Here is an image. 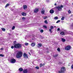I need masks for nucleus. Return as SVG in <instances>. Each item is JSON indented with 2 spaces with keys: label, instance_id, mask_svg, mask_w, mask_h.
<instances>
[{
  "label": "nucleus",
  "instance_id": "nucleus-1",
  "mask_svg": "<svg viewBox=\"0 0 73 73\" xmlns=\"http://www.w3.org/2000/svg\"><path fill=\"white\" fill-rule=\"evenodd\" d=\"M23 52H19L17 53L16 57L17 58H20L23 56Z\"/></svg>",
  "mask_w": 73,
  "mask_h": 73
},
{
  "label": "nucleus",
  "instance_id": "nucleus-2",
  "mask_svg": "<svg viewBox=\"0 0 73 73\" xmlns=\"http://www.w3.org/2000/svg\"><path fill=\"white\" fill-rule=\"evenodd\" d=\"M14 47L15 48L18 49V48H20L21 47V44H16L14 46Z\"/></svg>",
  "mask_w": 73,
  "mask_h": 73
},
{
  "label": "nucleus",
  "instance_id": "nucleus-3",
  "mask_svg": "<svg viewBox=\"0 0 73 73\" xmlns=\"http://www.w3.org/2000/svg\"><path fill=\"white\" fill-rule=\"evenodd\" d=\"M66 69L64 67L61 68L60 71H59L58 73H64V70H65Z\"/></svg>",
  "mask_w": 73,
  "mask_h": 73
},
{
  "label": "nucleus",
  "instance_id": "nucleus-4",
  "mask_svg": "<svg viewBox=\"0 0 73 73\" xmlns=\"http://www.w3.org/2000/svg\"><path fill=\"white\" fill-rule=\"evenodd\" d=\"M64 7H63V6L62 5H61V6H58L56 7V9H57L58 11H61V10H62V8H63Z\"/></svg>",
  "mask_w": 73,
  "mask_h": 73
},
{
  "label": "nucleus",
  "instance_id": "nucleus-5",
  "mask_svg": "<svg viewBox=\"0 0 73 73\" xmlns=\"http://www.w3.org/2000/svg\"><path fill=\"white\" fill-rule=\"evenodd\" d=\"M10 62L11 64H14L16 62V60L14 59V58H12L10 60Z\"/></svg>",
  "mask_w": 73,
  "mask_h": 73
},
{
  "label": "nucleus",
  "instance_id": "nucleus-6",
  "mask_svg": "<svg viewBox=\"0 0 73 73\" xmlns=\"http://www.w3.org/2000/svg\"><path fill=\"white\" fill-rule=\"evenodd\" d=\"M72 48V47L70 46H68L65 48V50H69L70 49Z\"/></svg>",
  "mask_w": 73,
  "mask_h": 73
},
{
  "label": "nucleus",
  "instance_id": "nucleus-7",
  "mask_svg": "<svg viewBox=\"0 0 73 73\" xmlns=\"http://www.w3.org/2000/svg\"><path fill=\"white\" fill-rule=\"evenodd\" d=\"M23 56L25 58H26V59L28 58V55H27V54H26L25 53H23Z\"/></svg>",
  "mask_w": 73,
  "mask_h": 73
},
{
  "label": "nucleus",
  "instance_id": "nucleus-8",
  "mask_svg": "<svg viewBox=\"0 0 73 73\" xmlns=\"http://www.w3.org/2000/svg\"><path fill=\"white\" fill-rule=\"evenodd\" d=\"M38 12V8H36L34 10V13H37Z\"/></svg>",
  "mask_w": 73,
  "mask_h": 73
},
{
  "label": "nucleus",
  "instance_id": "nucleus-9",
  "mask_svg": "<svg viewBox=\"0 0 73 73\" xmlns=\"http://www.w3.org/2000/svg\"><path fill=\"white\" fill-rule=\"evenodd\" d=\"M41 46H42V44L41 43H38L37 45L38 48H40Z\"/></svg>",
  "mask_w": 73,
  "mask_h": 73
},
{
  "label": "nucleus",
  "instance_id": "nucleus-10",
  "mask_svg": "<svg viewBox=\"0 0 73 73\" xmlns=\"http://www.w3.org/2000/svg\"><path fill=\"white\" fill-rule=\"evenodd\" d=\"M36 45V43L35 42H33L31 44V46H35Z\"/></svg>",
  "mask_w": 73,
  "mask_h": 73
},
{
  "label": "nucleus",
  "instance_id": "nucleus-11",
  "mask_svg": "<svg viewBox=\"0 0 73 73\" xmlns=\"http://www.w3.org/2000/svg\"><path fill=\"white\" fill-rule=\"evenodd\" d=\"M50 13L52 14V13H54V10L52 9L50 10Z\"/></svg>",
  "mask_w": 73,
  "mask_h": 73
},
{
  "label": "nucleus",
  "instance_id": "nucleus-12",
  "mask_svg": "<svg viewBox=\"0 0 73 73\" xmlns=\"http://www.w3.org/2000/svg\"><path fill=\"white\" fill-rule=\"evenodd\" d=\"M24 9H27V6L26 5H24L23 6Z\"/></svg>",
  "mask_w": 73,
  "mask_h": 73
},
{
  "label": "nucleus",
  "instance_id": "nucleus-13",
  "mask_svg": "<svg viewBox=\"0 0 73 73\" xmlns=\"http://www.w3.org/2000/svg\"><path fill=\"white\" fill-rule=\"evenodd\" d=\"M23 72L24 73H28V70L27 69H25L23 70Z\"/></svg>",
  "mask_w": 73,
  "mask_h": 73
},
{
  "label": "nucleus",
  "instance_id": "nucleus-14",
  "mask_svg": "<svg viewBox=\"0 0 73 73\" xmlns=\"http://www.w3.org/2000/svg\"><path fill=\"white\" fill-rule=\"evenodd\" d=\"M19 72H22V71H23V69L21 68H19Z\"/></svg>",
  "mask_w": 73,
  "mask_h": 73
},
{
  "label": "nucleus",
  "instance_id": "nucleus-15",
  "mask_svg": "<svg viewBox=\"0 0 73 73\" xmlns=\"http://www.w3.org/2000/svg\"><path fill=\"white\" fill-rule=\"evenodd\" d=\"M60 35H61L64 36V35H65V33L64 32H62L61 33Z\"/></svg>",
  "mask_w": 73,
  "mask_h": 73
},
{
  "label": "nucleus",
  "instance_id": "nucleus-16",
  "mask_svg": "<svg viewBox=\"0 0 73 73\" xmlns=\"http://www.w3.org/2000/svg\"><path fill=\"white\" fill-rule=\"evenodd\" d=\"M26 15L27 14L24 13H22V15L23 16H26Z\"/></svg>",
  "mask_w": 73,
  "mask_h": 73
},
{
  "label": "nucleus",
  "instance_id": "nucleus-17",
  "mask_svg": "<svg viewBox=\"0 0 73 73\" xmlns=\"http://www.w3.org/2000/svg\"><path fill=\"white\" fill-rule=\"evenodd\" d=\"M62 42H65L66 41V40L64 38H62Z\"/></svg>",
  "mask_w": 73,
  "mask_h": 73
},
{
  "label": "nucleus",
  "instance_id": "nucleus-18",
  "mask_svg": "<svg viewBox=\"0 0 73 73\" xmlns=\"http://www.w3.org/2000/svg\"><path fill=\"white\" fill-rule=\"evenodd\" d=\"M58 19V18L57 17H54V19H55V20H57Z\"/></svg>",
  "mask_w": 73,
  "mask_h": 73
},
{
  "label": "nucleus",
  "instance_id": "nucleus-19",
  "mask_svg": "<svg viewBox=\"0 0 73 73\" xmlns=\"http://www.w3.org/2000/svg\"><path fill=\"white\" fill-rule=\"evenodd\" d=\"M1 29L2 31H5V29L4 28H2Z\"/></svg>",
  "mask_w": 73,
  "mask_h": 73
},
{
  "label": "nucleus",
  "instance_id": "nucleus-20",
  "mask_svg": "<svg viewBox=\"0 0 73 73\" xmlns=\"http://www.w3.org/2000/svg\"><path fill=\"white\" fill-rule=\"evenodd\" d=\"M4 56V55L3 54H0V57H3Z\"/></svg>",
  "mask_w": 73,
  "mask_h": 73
},
{
  "label": "nucleus",
  "instance_id": "nucleus-21",
  "mask_svg": "<svg viewBox=\"0 0 73 73\" xmlns=\"http://www.w3.org/2000/svg\"><path fill=\"white\" fill-rule=\"evenodd\" d=\"M43 28H45V29H46V28H47V27H46V25L43 26Z\"/></svg>",
  "mask_w": 73,
  "mask_h": 73
},
{
  "label": "nucleus",
  "instance_id": "nucleus-22",
  "mask_svg": "<svg viewBox=\"0 0 73 73\" xmlns=\"http://www.w3.org/2000/svg\"><path fill=\"white\" fill-rule=\"evenodd\" d=\"M50 28L51 29H54V27H53V26H51L50 27Z\"/></svg>",
  "mask_w": 73,
  "mask_h": 73
},
{
  "label": "nucleus",
  "instance_id": "nucleus-23",
  "mask_svg": "<svg viewBox=\"0 0 73 73\" xmlns=\"http://www.w3.org/2000/svg\"><path fill=\"white\" fill-rule=\"evenodd\" d=\"M41 13H42V14H44V12H45V11H41Z\"/></svg>",
  "mask_w": 73,
  "mask_h": 73
},
{
  "label": "nucleus",
  "instance_id": "nucleus-24",
  "mask_svg": "<svg viewBox=\"0 0 73 73\" xmlns=\"http://www.w3.org/2000/svg\"><path fill=\"white\" fill-rule=\"evenodd\" d=\"M29 45V44L28 43H25V46H27V45Z\"/></svg>",
  "mask_w": 73,
  "mask_h": 73
},
{
  "label": "nucleus",
  "instance_id": "nucleus-25",
  "mask_svg": "<svg viewBox=\"0 0 73 73\" xmlns=\"http://www.w3.org/2000/svg\"><path fill=\"white\" fill-rule=\"evenodd\" d=\"M9 4H7L5 6V8H7V6H9Z\"/></svg>",
  "mask_w": 73,
  "mask_h": 73
},
{
  "label": "nucleus",
  "instance_id": "nucleus-26",
  "mask_svg": "<svg viewBox=\"0 0 73 73\" xmlns=\"http://www.w3.org/2000/svg\"><path fill=\"white\" fill-rule=\"evenodd\" d=\"M36 69H39V67L38 66H36L35 67Z\"/></svg>",
  "mask_w": 73,
  "mask_h": 73
},
{
  "label": "nucleus",
  "instance_id": "nucleus-27",
  "mask_svg": "<svg viewBox=\"0 0 73 73\" xmlns=\"http://www.w3.org/2000/svg\"><path fill=\"white\" fill-rule=\"evenodd\" d=\"M44 23H45V24H48V22H47V21L46 20L44 21Z\"/></svg>",
  "mask_w": 73,
  "mask_h": 73
},
{
  "label": "nucleus",
  "instance_id": "nucleus-28",
  "mask_svg": "<svg viewBox=\"0 0 73 73\" xmlns=\"http://www.w3.org/2000/svg\"><path fill=\"white\" fill-rule=\"evenodd\" d=\"M15 26H14L12 28V29L13 30H14V29H15Z\"/></svg>",
  "mask_w": 73,
  "mask_h": 73
},
{
  "label": "nucleus",
  "instance_id": "nucleus-29",
  "mask_svg": "<svg viewBox=\"0 0 73 73\" xmlns=\"http://www.w3.org/2000/svg\"><path fill=\"white\" fill-rule=\"evenodd\" d=\"M49 31H50V33H52V29H50Z\"/></svg>",
  "mask_w": 73,
  "mask_h": 73
},
{
  "label": "nucleus",
  "instance_id": "nucleus-30",
  "mask_svg": "<svg viewBox=\"0 0 73 73\" xmlns=\"http://www.w3.org/2000/svg\"><path fill=\"white\" fill-rule=\"evenodd\" d=\"M40 32H41V33H43V32H44V30H41L40 31Z\"/></svg>",
  "mask_w": 73,
  "mask_h": 73
},
{
  "label": "nucleus",
  "instance_id": "nucleus-31",
  "mask_svg": "<svg viewBox=\"0 0 73 73\" xmlns=\"http://www.w3.org/2000/svg\"><path fill=\"white\" fill-rule=\"evenodd\" d=\"M68 13H71V11H70V10H68Z\"/></svg>",
  "mask_w": 73,
  "mask_h": 73
},
{
  "label": "nucleus",
  "instance_id": "nucleus-32",
  "mask_svg": "<svg viewBox=\"0 0 73 73\" xmlns=\"http://www.w3.org/2000/svg\"><path fill=\"white\" fill-rule=\"evenodd\" d=\"M57 50H58V51H59V52H60V48H58Z\"/></svg>",
  "mask_w": 73,
  "mask_h": 73
},
{
  "label": "nucleus",
  "instance_id": "nucleus-33",
  "mask_svg": "<svg viewBox=\"0 0 73 73\" xmlns=\"http://www.w3.org/2000/svg\"><path fill=\"white\" fill-rule=\"evenodd\" d=\"M61 20H64V17H62V18H61Z\"/></svg>",
  "mask_w": 73,
  "mask_h": 73
},
{
  "label": "nucleus",
  "instance_id": "nucleus-34",
  "mask_svg": "<svg viewBox=\"0 0 73 73\" xmlns=\"http://www.w3.org/2000/svg\"><path fill=\"white\" fill-rule=\"evenodd\" d=\"M60 20H58L56 22V23H60Z\"/></svg>",
  "mask_w": 73,
  "mask_h": 73
},
{
  "label": "nucleus",
  "instance_id": "nucleus-35",
  "mask_svg": "<svg viewBox=\"0 0 73 73\" xmlns=\"http://www.w3.org/2000/svg\"><path fill=\"white\" fill-rule=\"evenodd\" d=\"M57 56H58V55L57 54H55V55H54V57H57Z\"/></svg>",
  "mask_w": 73,
  "mask_h": 73
},
{
  "label": "nucleus",
  "instance_id": "nucleus-36",
  "mask_svg": "<svg viewBox=\"0 0 73 73\" xmlns=\"http://www.w3.org/2000/svg\"><path fill=\"white\" fill-rule=\"evenodd\" d=\"M57 31H60V29L59 28L57 29Z\"/></svg>",
  "mask_w": 73,
  "mask_h": 73
},
{
  "label": "nucleus",
  "instance_id": "nucleus-37",
  "mask_svg": "<svg viewBox=\"0 0 73 73\" xmlns=\"http://www.w3.org/2000/svg\"><path fill=\"white\" fill-rule=\"evenodd\" d=\"M42 64H40V67H42Z\"/></svg>",
  "mask_w": 73,
  "mask_h": 73
},
{
  "label": "nucleus",
  "instance_id": "nucleus-38",
  "mask_svg": "<svg viewBox=\"0 0 73 73\" xmlns=\"http://www.w3.org/2000/svg\"><path fill=\"white\" fill-rule=\"evenodd\" d=\"M47 18V17H44V19H46Z\"/></svg>",
  "mask_w": 73,
  "mask_h": 73
},
{
  "label": "nucleus",
  "instance_id": "nucleus-39",
  "mask_svg": "<svg viewBox=\"0 0 73 73\" xmlns=\"http://www.w3.org/2000/svg\"><path fill=\"white\" fill-rule=\"evenodd\" d=\"M71 28H72L73 29V23L72 24V25L71 27Z\"/></svg>",
  "mask_w": 73,
  "mask_h": 73
},
{
  "label": "nucleus",
  "instance_id": "nucleus-40",
  "mask_svg": "<svg viewBox=\"0 0 73 73\" xmlns=\"http://www.w3.org/2000/svg\"><path fill=\"white\" fill-rule=\"evenodd\" d=\"M71 69H73V64H72L71 66Z\"/></svg>",
  "mask_w": 73,
  "mask_h": 73
},
{
  "label": "nucleus",
  "instance_id": "nucleus-41",
  "mask_svg": "<svg viewBox=\"0 0 73 73\" xmlns=\"http://www.w3.org/2000/svg\"><path fill=\"white\" fill-rule=\"evenodd\" d=\"M11 48L12 49H13V48H14V47L13 46H11Z\"/></svg>",
  "mask_w": 73,
  "mask_h": 73
},
{
  "label": "nucleus",
  "instance_id": "nucleus-42",
  "mask_svg": "<svg viewBox=\"0 0 73 73\" xmlns=\"http://www.w3.org/2000/svg\"><path fill=\"white\" fill-rule=\"evenodd\" d=\"M16 41H15L14 42V44H16Z\"/></svg>",
  "mask_w": 73,
  "mask_h": 73
},
{
  "label": "nucleus",
  "instance_id": "nucleus-43",
  "mask_svg": "<svg viewBox=\"0 0 73 73\" xmlns=\"http://www.w3.org/2000/svg\"><path fill=\"white\" fill-rule=\"evenodd\" d=\"M22 19H23V20H24V19H25V17H22Z\"/></svg>",
  "mask_w": 73,
  "mask_h": 73
},
{
  "label": "nucleus",
  "instance_id": "nucleus-44",
  "mask_svg": "<svg viewBox=\"0 0 73 73\" xmlns=\"http://www.w3.org/2000/svg\"><path fill=\"white\" fill-rule=\"evenodd\" d=\"M1 50H3V48H1Z\"/></svg>",
  "mask_w": 73,
  "mask_h": 73
},
{
  "label": "nucleus",
  "instance_id": "nucleus-45",
  "mask_svg": "<svg viewBox=\"0 0 73 73\" xmlns=\"http://www.w3.org/2000/svg\"><path fill=\"white\" fill-rule=\"evenodd\" d=\"M56 3H55V4H54V5H55V6H56Z\"/></svg>",
  "mask_w": 73,
  "mask_h": 73
},
{
  "label": "nucleus",
  "instance_id": "nucleus-46",
  "mask_svg": "<svg viewBox=\"0 0 73 73\" xmlns=\"http://www.w3.org/2000/svg\"><path fill=\"white\" fill-rule=\"evenodd\" d=\"M54 28H56V26H54Z\"/></svg>",
  "mask_w": 73,
  "mask_h": 73
},
{
  "label": "nucleus",
  "instance_id": "nucleus-47",
  "mask_svg": "<svg viewBox=\"0 0 73 73\" xmlns=\"http://www.w3.org/2000/svg\"><path fill=\"white\" fill-rule=\"evenodd\" d=\"M29 54H30V55H31V54L30 53H29Z\"/></svg>",
  "mask_w": 73,
  "mask_h": 73
}]
</instances>
